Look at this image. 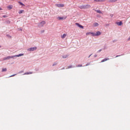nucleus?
Wrapping results in <instances>:
<instances>
[{
  "label": "nucleus",
  "mask_w": 130,
  "mask_h": 130,
  "mask_svg": "<svg viewBox=\"0 0 130 130\" xmlns=\"http://www.w3.org/2000/svg\"><path fill=\"white\" fill-rule=\"evenodd\" d=\"M21 73H22V71H21V72H19V74H21Z\"/></svg>",
  "instance_id": "44"
},
{
  "label": "nucleus",
  "mask_w": 130,
  "mask_h": 130,
  "mask_svg": "<svg viewBox=\"0 0 130 130\" xmlns=\"http://www.w3.org/2000/svg\"><path fill=\"white\" fill-rule=\"evenodd\" d=\"M5 24H10L11 23V21L9 20H7L5 21Z\"/></svg>",
  "instance_id": "12"
},
{
  "label": "nucleus",
  "mask_w": 130,
  "mask_h": 130,
  "mask_svg": "<svg viewBox=\"0 0 130 130\" xmlns=\"http://www.w3.org/2000/svg\"><path fill=\"white\" fill-rule=\"evenodd\" d=\"M16 75H17V74L12 75L10 76L9 77V78H11V77H15V76H16Z\"/></svg>",
  "instance_id": "25"
},
{
  "label": "nucleus",
  "mask_w": 130,
  "mask_h": 130,
  "mask_svg": "<svg viewBox=\"0 0 130 130\" xmlns=\"http://www.w3.org/2000/svg\"><path fill=\"white\" fill-rule=\"evenodd\" d=\"M23 53H20L18 55H15L12 56H8L3 58L4 60H7V59H10V58H14V57H20V56H23Z\"/></svg>",
  "instance_id": "1"
},
{
  "label": "nucleus",
  "mask_w": 130,
  "mask_h": 130,
  "mask_svg": "<svg viewBox=\"0 0 130 130\" xmlns=\"http://www.w3.org/2000/svg\"><path fill=\"white\" fill-rule=\"evenodd\" d=\"M89 34H91L90 33V32L86 33V35H89Z\"/></svg>",
  "instance_id": "36"
},
{
  "label": "nucleus",
  "mask_w": 130,
  "mask_h": 130,
  "mask_svg": "<svg viewBox=\"0 0 130 130\" xmlns=\"http://www.w3.org/2000/svg\"><path fill=\"white\" fill-rule=\"evenodd\" d=\"M35 71H36V72H38V71H39V69H38V68H36V69H35Z\"/></svg>",
  "instance_id": "29"
},
{
  "label": "nucleus",
  "mask_w": 130,
  "mask_h": 130,
  "mask_svg": "<svg viewBox=\"0 0 130 130\" xmlns=\"http://www.w3.org/2000/svg\"><path fill=\"white\" fill-rule=\"evenodd\" d=\"M7 37H11V36H10L9 35H7Z\"/></svg>",
  "instance_id": "37"
},
{
  "label": "nucleus",
  "mask_w": 130,
  "mask_h": 130,
  "mask_svg": "<svg viewBox=\"0 0 130 130\" xmlns=\"http://www.w3.org/2000/svg\"><path fill=\"white\" fill-rule=\"evenodd\" d=\"M90 8H91V6L89 5H83L79 6V8L81 10H83V9L84 10L86 9H90Z\"/></svg>",
  "instance_id": "2"
},
{
  "label": "nucleus",
  "mask_w": 130,
  "mask_h": 130,
  "mask_svg": "<svg viewBox=\"0 0 130 130\" xmlns=\"http://www.w3.org/2000/svg\"><path fill=\"white\" fill-rule=\"evenodd\" d=\"M57 64V62H55L53 64L52 67H54L55 66H56Z\"/></svg>",
  "instance_id": "23"
},
{
  "label": "nucleus",
  "mask_w": 130,
  "mask_h": 130,
  "mask_svg": "<svg viewBox=\"0 0 130 130\" xmlns=\"http://www.w3.org/2000/svg\"><path fill=\"white\" fill-rule=\"evenodd\" d=\"M94 2H99V0H94Z\"/></svg>",
  "instance_id": "34"
},
{
  "label": "nucleus",
  "mask_w": 130,
  "mask_h": 130,
  "mask_svg": "<svg viewBox=\"0 0 130 130\" xmlns=\"http://www.w3.org/2000/svg\"><path fill=\"white\" fill-rule=\"evenodd\" d=\"M115 2H117V0H109L110 3H115Z\"/></svg>",
  "instance_id": "16"
},
{
  "label": "nucleus",
  "mask_w": 130,
  "mask_h": 130,
  "mask_svg": "<svg viewBox=\"0 0 130 130\" xmlns=\"http://www.w3.org/2000/svg\"><path fill=\"white\" fill-rule=\"evenodd\" d=\"M18 4H19V5H20V6H22V7H25V4H23L22 2L20 1L18 2Z\"/></svg>",
  "instance_id": "9"
},
{
  "label": "nucleus",
  "mask_w": 130,
  "mask_h": 130,
  "mask_svg": "<svg viewBox=\"0 0 130 130\" xmlns=\"http://www.w3.org/2000/svg\"><path fill=\"white\" fill-rule=\"evenodd\" d=\"M122 55H124V54H121V55H117L116 56V57H118L119 56H121Z\"/></svg>",
  "instance_id": "22"
},
{
  "label": "nucleus",
  "mask_w": 130,
  "mask_h": 130,
  "mask_svg": "<svg viewBox=\"0 0 130 130\" xmlns=\"http://www.w3.org/2000/svg\"><path fill=\"white\" fill-rule=\"evenodd\" d=\"M94 57H97V54H95V55H94Z\"/></svg>",
  "instance_id": "38"
},
{
  "label": "nucleus",
  "mask_w": 130,
  "mask_h": 130,
  "mask_svg": "<svg viewBox=\"0 0 130 130\" xmlns=\"http://www.w3.org/2000/svg\"><path fill=\"white\" fill-rule=\"evenodd\" d=\"M36 49H37V47H34L28 48L27 50V51H34V50H36Z\"/></svg>",
  "instance_id": "4"
},
{
  "label": "nucleus",
  "mask_w": 130,
  "mask_h": 130,
  "mask_svg": "<svg viewBox=\"0 0 130 130\" xmlns=\"http://www.w3.org/2000/svg\"><path fill=\"white\" fill-rule=\"evenodd\" d=\"M89 33H90L92 36H96V33L95 32H89Z\"/></svg>",
  "instance_id": "18"
},
{
  "label": "nucleus",
  "mask_w": 130,
  "mask_h": 130,
  "mask_svg": "<svg viewBox=\"0 0 130 130\" xmlns=\"http://www.w3.org/2000/svg\"><path fill=\"white\" fill-rule=\"evenodd\" d=\"M23 12H24V10H20L19 12H18V14H19V15H21V14H22Z\"/></svg>",
  "instance_id": "19"
},
{
  "label": "nucleus",
  "mask_w": 130,
  "mask_h": 130,
  "mask_svg": "<svg viewBox=\"0 0 130 130\" xmlns=\"http://www.w3.org/2000/svg\"><path fill=\"white\" fill-rule=\"evenodd\" d=\"M31 74H33V72H26L24 74V75H31Z\"/></svg>",
  "instance_id": "14"
},
{
  "label": "nucleus",
  "mask_w": 130,
  "mask_h": 130,
  "mask_svg": "<svg viewBox=\"0 0 130 130\" xmlns=\"http://www.w3.org/2000/svg\"><path fill=\"white\" fill-rule=\"evenodd\" d=\"M2 10H3V9H2V8L0 7V11H2Z\"/></svg>",
  "instance_id": "40"
},
{
  "label": "nucleus",
  "mask_w": 130,
  "mask_h": 130,
  "mask_svg": "<svg viewBox=\"0 0 130 130\" xmlns=\"http://www.w3.org/2000/svg\"><path fill=\"white\" fill-rule=\"evenodd\" d=\"M106 60H109V58H106L103 59L101 61V62H104V61H106Z\"/></svg>",
  "instance_id": "7"
},
{
  "label": "nucleus",
  "mask_w": 130,
  "mask_h": 130,
  "mask_svg": "<svg viewBox=\"0 0 130 130\" xmlns=\"http://www.w3.org/2000/svg\"><path fill=\"white\" fill-rule=\"evenodd\" d=\"M7 15H3V18H7Z\"/></svg>",
  "instance_id": "30"
},
{
  "label": "nucleus",
  "mask_w": 130,
  "mask_h": 130,
  "mask_svg": "<svg viewBox=\"0 0 130 130\" xmlns=\"http://www.w3.org/2000/svg\"><path fill=\"white\" fill-rule=\"evenodd\" d=\"M75 25H76V26H78V27H79V28H81V29H84V26L80 24V23H76Z\"/></svg>",
  "instance_id": "5"
},
{
  "label": "nucleus",
  "mask_w": 130,
  "mask_h": 130,
  "mask_svg": "<svg viewBox=\"0 0 130 130\" xmlns=\"http://www.w3.org/2000/svg\"><path fill=\"white\" fill-rule=\"evenodd\" d=\"M12 1H15V0H12Z\"/></svg>",
  "instance_id": "47"
},
{
  "label": "nucleus",
  "mask_w": 130,
  "mask_h": 130,
  "mask_svg": "<svg viewBox=\"0 0 130 130\" xmlns=\"http://www.w3.org/2000/svg\"><path fill=\"white\" fill-rule=\"evenodd\" d=\"M57 20H63V17H57Z\"/></svg>",
  "instance_id": "17"
},
{
  "label": "nucleus",
  "mask_w": 130,
  "mask_h": 130,
  "mask_svg": "<svg viewBox=\"0 0 130 130\" xmlns=\"http://www.w3.org/2000/svg\"><path fill=\"white\" fill-rule=\"evenodd\" d=\"M91 55H92V54H91L88 56V58L90 57V56H91Z\"/></svg>",
  "instance_id": "41"
},
{
  "label": "nucleus",
  "mask_w": 130,
  "mask_h": 130,
  "mask_svg": "<svg viewBox=\"0 0 130 130\" xmlns=\"http://www.w3.org/2000/svg\"><path fill=\"white\" fill-rule=\"evenodd\" d=\"M105 0H99V2H104Z\"/></svg>",
  "instance_id": "32"
},
{
  "label": "nucleus",
  "mask_w": 130,
  "mask_h": 130,
  "mask_svg": "<svg viewBox=\"0 0 130 130\" xmlns=\"http://www.w3.org/2000/svg\"><path fill=\"white\" fill-rule=\"evenodd\" d=\"M22 28H20V29H19V30H20V31H22Z\"/></svg>",
  "instance_id": "39"
},
{
  "label": "nucleus",
  "mask_w": 130,
  "mask_h": 130,
  "mask_svg": "<svg viewBox=\"0 0 130 130\" xmlns=\"http://www.w3.org/2000/svg\"><path fill=\"white\" fill-rule=\"evenodd\" d=\"M116 24L118 26H121L122 25V21L117 22Z\"/></svg>",
  "instance_id": "6"
},
{
  "label": "nucleus",
  "mask_w": 130,
  "mask_h": 130,
  "mask_svg": "<svg viewBox=\"0 0 130 130\" xmlns=\"http://www.w3.org/2000/svg\"><path fill=\"white\" fill-rule=\"evenodd\" d=\"M72 68H74V67H73V66H70L68 67V69H72Z\"/></svg>",
  "instance_id": "26"
},
{
  "label": "nucleus",
  "mask_w": 130,
  "mask_h": 130,
  "mask_svg": "<svg viewBox=\"0 0 130 130\" xmlns=\"http://www.w3.org/2000/svg\"><path fill=\"white\" fill-rule=\"evenodd\" d=\"M46 24V22H45V21H42L38 24V26L39 28H41V27H43V26H44V25H45Z\"/></svg>",
  "instance_id": "3"
},
{
  "label": "nucleus",
  "mask_w": 130,
  "mask_h": 130,
  "mask_svg": "<svg viewBox=\"0 0 130 130\" xmlns=\"http://www.w3.org/2000/svg\"><path fill=\"white\" fill-rule=\"evenodd\" d=\"M96 12L99 13V14H102V12L100 10H96Z\"/></svg>",
  "instance_id": "21"
},
{
  "label": "nucleus",
  "mask_w": 130,
  "mask_h": 130,
  "mask_svg": "<svg viewBox=\"0 0 130 130\" xmlns=\"http://www.w3.org/2000/svg\"><path fill=\"white\" fill-rule=\"evenodd\" d=\"M67 36V35L66 34H63L62 36H61L62 39H64Z\"/></svg>",
  "instance_id": "11"
},
{
  "label": "nucleus",
  "mask_w": 130,
  "mask_h": 130,
  "mask_svg": "<svg viewBox=\"0 0 130 130\" xmlns=\"http://www.w3.org/2000/svg\"><path fill=\"white\" fill-rule=\"evenodd\" d=\"M2 47V46H0V48Z\"/></svg>",
  "instance_id": "46"
},
{
  "label": "nucleus",
  "mask_w": 130,
  "mask_h": 130,
  "mask_svg": "<svg viewBox=\"0 0 130 130\" xmlns=\"http://www.w3.org/2000/svg\"><path fill=\"white\" fill-rule=\"evenodd\" d=\"M77 68H81L82 67V64H78L77 66H76Z\"/></svg>",
  "instance_id": "24"
},
{
  "label": "nucleus",
  "mask_w": 130,
  "mask_h": 130,
  "mask_svg": "<svg viewBox=\"0 0 130 130\" xmlns=\"http://www.w3.org/2000/svg\"><path fill=\"white\" fill-rule=\"evenodd\" d=\"M116 42V41L115 40L113 41V42Z\"/></svg>",
  "instance_id": "42"
},
{
  "label": "nucleus",
  "mask_w": 130,
  "mask_h": 130,
  "mask_svg": "<svg viewBox=\"0 0 130 130\" xmlns=\"http://www.w3.org/2000/svg\"><path fill=\"white\" fill-rule=\"evenodd\" d=\"M62 70H64V67L62 68Z\"/></svg>",
  "instance_id": "43"
},
{
  "label": "nucleus",
  "mask_w": 130,
  "mask_h": 130,
  "mask_svg": "<svg viewBox=\"0 0 130 130\" xmlns=\"http://www.w3.org/2000/svg\"><path fill=\"white\" fill-rule=\"evenodd\" d=\"M8 9H9V10H12V9H13V6L9 5L8 6Z\"/></svg>",
  "instance_id": "15"
},
{
  "label": "nucleus",
  "mask_w": 130,
  "mask_h": 130,
  "mask_svg": "<svg viewBox=\"0 0 130 130\" xmlns=\"http://www.w3.org/2000/svg\"><path fill=\"white\" fill-rule=\"evenodd\" d=\"M98 26H99V24H98V23L95 22L93 23V27H98Z\"/></svg>",
  "instance_id": "10"
},
{
  "label": "nucleus",
  "mask_w": 130,
  "mask_h": 130,
  "mask_svg": "<svg viewBox=\"0 0 130 130\" xmlns=\"http://www.w3.org/2000/svg\"><path fill=\"white\" fill-rule=\"evenodd\" d=\"M110 17H111V18H113V14H111Z\"/></svg>",
  "instance_id": "31"
},
{
  "label": "nucleus",
  "mask_w": 130,
  "mask_h": 130,
  "mask_svg": "<svg viewBox=\"0 0 130 130\" xmlns=\"http://www.w3.org/2000/svg\"><path fill=\"white\" fill-rule=\"evenodd\" d=\"M102 49H100V50H99L98 51V52H100L101 51H102Z\"/></svg>",
  "instance_id": "33"
},
{
  "label": "nucleus",
  "mask_w": 130,
  "mask_h": 130,
  "mask_svg": "<svg viewBox=\"0 0 130 130\" xmlns=\"http://www.w3.org/2000/svg\"><path fill=\"white\" fill-rule=\"evenodd\" d=\"M128 40H130V38H128Z\"/></svg>",
  "instance_id": "45"
},
{
  "label": "nucleus",
  "mask_w": 130,
  "mask_h": 130,
  "mask_svg": "<svg viewBox=\"0 0 130 130\" xmlns=\"http://www.w3.org/2000/svg\"><path fill=\"white\" fill-rule=\"evenodd\" d=\"M88 66H90V63H87L85 65V67H88Z\"/></svg>",
  "instance_id": "28"
},
{
  "label": "nucleus",
  "mask_w": 130,
  "mask_h": 130,
  "mask_svg": "<svg viewBox=\"0 0 130 130\" xmlns=\"http://www.w3.org/2000/svg\"><path fill=\"white\" fill-rule=\"evenodd\" d=\"M2 72H7V68H3L2 71Z\"/></svg>",
  "instance_id": "20"
},
{
  "label": "nucleus",
  "mask_w": 130,
  "mask_h": 130,
  "mask_svg": "<svg viewBox=\"0 0 130 130\" xmlns=\"http://www.w3.org/2000/svg\"><path fill=\"white\" fill-rule=\"evenodd\" d=\"M69 55H64L62 56V57L63 58H67L69 57Z\"/></svg>",
  "instance_id": "13"
},
{
  "label": "nucleus",
  "mask_w": 130,
  "mask_h": 130,
  "mask_svg": "<svg viewBox=\"0 0 130 130\" xmlns=\"http://www.w3.org/2000/svg\"><path fill=\"white\" fill-rule=\"evenodd\" d=\"M95 34L96 36H100V35H101L102 33L100 31H96Z\"/></svg>",
  "instance_id": "8"
},
{
  "label": "nucleus",
  "mask_w": 130,
  "mask_h": 130,
  "mask_svg": "<svg viewBox=\"0 0 130 130\" xmlns=\"http://www.w3.org/2000/svg\"><path fill=\"white\" fill-rule=\"evenodd\" d=\"M60 7H63V5H62V4H60Z\"/></svg>",
  "instance_id": "35"
},
{
  "label": "nucleus",
  "mask_w": 130,
  "mask_h": 130,
  "mask_svg": "<svg viewBox=\"0 0 130 130\" xmlns=\"http://www.w3.org/2000/svg\"><path fill=\"white\" fill-rule=\"evenodd\" d=\"M44 32H45L44 30H41V34H42L44 33Z\"/></svg>",
  "instance_id": "27"
}]
</instances>
